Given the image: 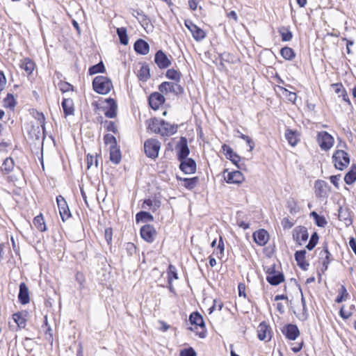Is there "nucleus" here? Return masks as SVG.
I'll return each mask as SVG.
<instances>
[{"label":"nucleus","mask_w":356,"mask_h":356,"mask_svg":"<svg viewBox=\"0 0 356 356\" xmlns=\"http://www.w3.org/2000/svg\"><path fill=\"white\" fill-rule=\"evenodd\" d=\"M109 159L113 164H119L122 159L121 151L119 146L110 147Z\"/></svg>","instance_id":"30"},{"label":"nucleus","mask_w":356,"mask_h":356,"mask_svg":"<svg viewBox=\"0 0 356 356\" xmlns=\"http://www.w3.org/2000/svg\"><path fill=\"white\" fill-rule=\"evenodd\" d=\"M108 105V108H104V115L108 118H114L117 115L118 105L113 98L109 97L105 99Z\"/></svg>","instance_id":"22"},{"label":"nucleus","mask_w":356,"mask_h":356,"mask_svg":"<svg viewBox=\"0 0 356 356\" xmlns=\"http://www.w3.org/2000/svg\"><path fill=\"white\" fill-rule=\"evenodd\" d=\"M18 300L22 305H26L30 301L29 289L24 282H21L19 284Z\"/></svg>","instance_id":"26"},{"label":"nucleus","mask_w":356,"mask_h":356,"mask_svg":"<svg viewBox=\"0 0 356 356\" xmlns=\"http://www.w3.org/2000/svg\"><path fill=\"white\" fill-rule=\"evenodd\" d=\"M353 212L348 207H339L338 209V218L343 221L346 227H349L353 223Z\"/></svg>","instance_id":"18"},{"label":"nucleus","mask_w":356,"mask_h":356,"mask_svg":"<svg viewBox=\"0 0 356 356\" xmlns=\"http://www.w3.org/2000/svg\"><path fill=\"white\" fill-rule=\"evenodd\" d=\"M167 275H168V283L169 285H171V283H172L173 280L179 279L177 268L172 264H170L168 266V269H167Z\"/></svg>","instance_id":"45"},{"label":"nucleus","mask_w":356,"mask_h":356,"mask_svg":"<svg viewBox=\"0 0 356 356\" xmlns=\"http://www.w3.org/2000/svg\"><path fill=\"white\" fill-rule=\"evenodd\" d=\"M139 80L146 81L150 78V70L148 65H143L138 74Z\"/></svg>","instance_id":"43"},{"label":"nucleus","mask_w":356,"mask_h":356,"mask_svg":"<svg viewBox=\"0 0 356 356\" xmlns=\"http://www.w3.org/2000/svg\"><path fill=\"white\" fill-rule=\"evenodd\" d=\"M309 238L307 229L305 226H297L293 230V239L296 243L301 246L302 243L306 242Z\"/></svg>","instance_id":"11"},{"label":"nucleus","mask_w":356,"mask_h":356,"mask_svg":"<svg viewBox=\"0 0 356 356\" xmlns=\"http://www.w3.org/2000/svg\"><path fill=\"white\" fill-rule=\"evenodd\" d=\"M134 51L140 55H147L149 51V44L142 38L138 39L134 44Z\"/></svg>","instance_id":"23"},{"label":"nucleus","mask_w":356,"mask_h":356,"mask_svg":"<svg viewBox=\"0 0 356 356\" xmlns=\"http://www.w3.org/2000/svg\"><path fill=\"white\" fill-rule=\"evenodd\" d=\"M33 225L41 232L47 230V226L42 213H40L33 218Z\"/></svg>","instance_id":"41"},{"label":"nucleus","mask_w":356,"mask_h":356,"mask_svg":"<svg viewBox=\"0 0 356 356\" xmlns=\"http://www.w3.org/2000/svg\"><path fill=\"white\" fill-rule=\"evenodd\" d=\"M154 63L161 70L166 69L172 64L171 60L161 49L158 50L154 55Z\"/></svg>","instance_id":"14"},{"label":"nucleus","mask_w":356,"mask_h":356,"mask_svg":"<svg viewBox=\"0 0 356 356\" xmlns=\"http://www.w3.org/2000/svg\"><path fill=\"white\" fill-rule=\"evenodd\" d=\"M317 140L321 149L325 151L330 149L334 144L332 136L324 131L318 133Z\"/></svg>","instance_id":"8"},{"label":"nucleus","mask_w":356,"mask_h":356,"mask_svg":"<svg viewBox=\"0 0 356 356\" xmlns=\"http://www.w3.org/2000/svg\"><path fill=\"white\" fill-rule=\"evenodd\" d=\"M161 143L154 138H149L144 143V151L147 157L155 160L159 156Z\"/></svg>","instance_id":"2"},{"label":"nucleus","mask_w":356,"mask_h":356,"mask_svg":"<svg viewBox=\"0 0 356 356\" xmlns=\"http://www.w3.org/2000/svg\"><path fill=\"white\" fill-rule=\"evenodd\" d=\"M193 38L196 41H201L204 39L207 36V34L204 31H203L201 28L197 26L193 31L191 33Z\"/></svg>","instance_id":"53"},{"label":"nucleus","mask_w":356,"mask_h":356,"mask_svg":"<svg viewBox=\"0 0 356 356\" xmlns=\"http://www.w3.org/2000/svg\"><path fill=\"white\" fill-rule=\"evenodd\" d=\"M92 84L94 91L100 95H107L113 87L110 78L101 75L95 76Z\"/></svg>","instance_id":"1"},{"label":"nucleus","mask_w":356,"mask_h":356,"mask_svg":"<svg viewBox=\"0 0 356 356\" xmlns=\"http://www.w3.org/2000/svg\"><path fill=\"white\" fill-rule=\"evenodd\" d=\"M188 321L193 325L205 327V323L202 316L198 312H193L189 315Z\"/></svg>","instance_id":"28"},{"label":"nucleus","mask_w":356,"mask_h":356,"mask_svg":"<svg viewBox=\"0 0 356 356\" xmlns=\"http://www.w3.org/2000/svg\"><path fill=\"white\" fill-rule=\"evenodd\" d=\"M286 207L291 215L296 214L300 211V208L298 206V203L293 197H289L287 200Z\"/></svg>","instance_id":"42"},{"label":"nucleus","mask_w":356,"mask_h":356,"mask_svg":"<svg viewBox=\"0 0 356 356\" xmlns=\"http://www.w3.org/2000/svg\"><path fill=\"white\" fill-rule=\"evenodd\" d=\"M323 249L320 252L321 259H322V268L321 271L324 273L328 268L329 264L334 259L331 253L328 249V243L327 241H324L323 243Z\"/></svg>","instance_id":"13"},{"label":"nucleus","mask_w":356,"mask_h":356,"mask_svg":"<svg viewBox=\"0 0 356 356\" xmlns=\"http://www.w3.org/2000/svg\"><path fill=\"white\" fill-rule=\"evenodd\" d=\"M306 254L305 250H297L294 254L297 265L303 270H307L309 266V263L306 260Z\"/></svg>","instance_id":"20"},{"label":"nucleus","mask_w":356,"mask_h":356,"mask_svg":"<svg viewBox=\"0 0 356 356\" xmlns=\"http://www.w3.org/2000/svg\"><path fill=\"white\" fill-rule=\"evenodd\" d=\"M27 312H18L13 315V319L19 329L24 328L26 325Z\"/></svg>","instance_id":"29"},{"label":"nucleus","mask_w":356,"mask_h":356,"mask_svg":"<svg viewBox=\"0 0 356 356\" xmlns=\"http://www.w3.org/2000/svg\"><path fill=\"white\" fill-rule=\"evenodd\" d=\"M315 195L318 198H327V191L330 190V187L328 184L323 180H317L314 184Z\"/></svg>","instance_id":"17"},{"label":"nucleus","mask_w":356,"mask_h":356,"mask_svg":"<svg viewBox=\"0 0 356 356\" xmlns=\"http://www.w3.org/2000/svg\"><path fill=\"white\" fill-rule=\"evenodd\" d=\"M282 332L286 339L291 341L296 340L300 335V330L295 324L288 323L282 328Z\"/></svg>","instance_id":"16"},{"label":"nucleus","mask_w":356,"mask_h":356,"mask_svg":"<svg viewBox=\"0 0 356 356\" xmlns=\"http://www.w3.org/2000/svg\"><path fill=\"white\" fill-rule=\"evenodd\" d=\"M117 34L119 38L120 44L127 45L129 42L127 29L125 27L118 28Z\"/></svg>","instance_id":"46"},{"label":"nucleus","mask_w":356,"mask_h":356,"mask_svg":"<svg viewBox=\"0 0 356 356\" xmlns=\"http://www.w3.org/2000/svg\"><path fill=\"white\" fill-rule=\"evenodd\" d=\"M318 240V234L316 232H313L311 235L309 243L306 245V248L309 251L312 250L317 245Z\"/></svg>","instance_id":"51"},{"label":"nucleus","mask_w":356,"mask_h":356,"mask_svg":"<svg viewBox=\"0 0 356 356\" xmlns=\"http://www.w3.org/2000/svg\"><path fill=\"white\" fill-rule=\"evenodd\" d=\"M163 94L160 91L154 92L148 97V104L152 109L156 111L164 104L165 99Z\"/></svg>","instance_id":"15"},{"label":"nucleus","mask_w":356,"mask_h":356,"mask_svg":"<svg viewBox=\"0 0 356 356\" xmlns=\"http://www.w3.org/2000/svg\"><path fill=\"white\" fill-rule=\"evenodd\" d=\"M5 106L9 108H13L16 104V100L15 99L14 95L11 93H8L6 97L4 98Z\"/></svg>","instance_id":"54"},{"label":"nucleus","mask_w":356,"mask_h":356,"mask_svg":"<svg viewBox=\"0 0 356 356\" xmlns=\"http://www.w3.org/2000/svg\"><path fill=\"white\" fill-rule=\"evenodd\" d=\"M332 162L337 169L343 170L350 163V157L344 150L338 149L332 156Z\"/></svg>","instance_id":"4"},{"label":"nucleus","mask_w":356,"mask_h":356,"mask_svg":"<svg viewBox=\"0 0 356 356\" xmlns=\"http://www.w3.org/2000/svg\"><path fill=\"white\" fill-rule=\"evenodd\" d=\"M159 90L161 93L167 94L168 92L174 93L175 95L184 93V88L177 82L164 81L159 86Z\"/></svg>","instance_id":"5"},{"label":"nucleus","mask_w":356,"mask_h":356,"mask_svg":"<svg viewBox=\"0 0 356 356\" xmlns=\"http://www.w3.org/2000/svg\"><path fill=\"white\" fill-rule=\"evenodd\" d=\"M291 281H294V282L296 283V284L297 285V286L298 287V289H299V290H300V291L301 293V303L302 305V314L301 318L300 319L302 320V321H305V320L307 319L308 316H309L308 312H307V305H306L305 298L303 296V293H302V291L301 286L297 282L296 280L292 278Z\"/></svg>","instance_id":"37"},{"label":"nucleus","mask_w":356,"mask_h":356,"mask_svg":"<svg viewBox=\"0 0 356 356\" xmlns=\"http://www.w3.org/2000/svg\"><path fill=\"white\" fill-rule=\"evenodd\" d=\"M153 220L154 216L148 211H140L136 215V223L152 222Z\"/></svg>","instance_id":"34"},{"label":"nucleus","mask_w":356,"mask_h":356,"mask_svg":"<svg viewBox=\"0 0 356 356\" xmlns=\"http://www.w3.org/2000/svg\"><path fill=\"white\" fill-rule=\"evenodd\" d=\"M222 149L226 156V158L232 161L233 164H234L238 169L243 170L245 165L244 164H240L239 162L241 161V156L238 155L236 152H234L232 149V148L226 145L223 144L222 145Z\"/></svg>","instance_id":"9"},{"label":"nucleus","mask_w":356,"mask_h":356,"mask_svg":"<svg viewBox=\"0 0 356 356\" xmlns=\"http://www.w3.org/2000/svg\"><path fill=\"white\" fill-rule=\"evenodd\" d=\"M15 166L14 160L11 157H7L1 167V171L2 173L7 175L13 171Z\"/></svg>","instance_id":"36"},{"label":"nucleus","mask_w":356,"mask_h":356,"mask_svg":"<svg viewBox=\"0 0 356 356\" xmlns=\"http://www.w3.org/2000/svg\"><path fill=\"white\" fill-rule=\"evenodd\" d=\"M38 115V120L40 124L41 128L43 131V132L45 131V117L44 115L42 113L37 112Z\"/></svg>","instance_id":"62"},{"label":"nucleus","mask_w":356,"mask_h":356,"mask_svg":"<svg viewBox=\"0 0 356 356\" xmlns=\"http://www.w3.org/2000/svg\"><path fill=\"white\" fill-rule=\"evenodd\" d=\"M126 250L129 255H133L136 252V247L133 243H126Z\"/></svg>","instance_id":"64"},{"label":"nucleus","mask_w":356,"mask_h":356,"mask_svg":"<svg viewBox=\"0 0 356 356\" xmlns=\"http://www.w3.org/2000/svg\"><path fill=\"white\" fill-rule=\"evenodd\" d=\"M65 117L74 114V102L71 98H63L61 102Z\"/></svg>","instance_id":"27"},{"label":"nucleus","mask_w":356,"mask_h":356,"mask_svg":"<svg viewBox=\"0 0 356 356\" xmlns=\"http://www.w3.org/2000/svg\"><path fill=\"white\" fill-rule=\"evenodd\" d=\"M298 133L297 131L286 129L285 131V138L288 141L289 144L292 147L296 146L299 142L300 139L298 138Z\"/></svg>","instance_id":"31"},{"label":"nucleus","mask_w":356,"mask_h":356,"mask_svg":"<svg viewBox=\"0 0 356 356\" xmlns=\"http://www.w3.org/2000/svg\"><path fill=\"white\" fill-rule=\"evenodd\" d=\"M132 10V15L137 18L138 20V22L143 26H148L150 23V19L149 17L146 15L143 10H134L131 9Z\"/></svg>","instance_id":"32"},{"label":"nucleus","mask_w":356,"mask_h":356,"mask_svg":"<svg viewBox=\"0 0 356 356\" xmlns=\"http://www.w3.org/2000/svg\"><path fill=\"white\" fill-rule=\"evenodd\" d=\"M348 296L349 293H348L346 286L344 285H341L338 290V295L335 298V302L337 303H341L346 300Z\"/></svg>","instance_id":"50"},{"label":"nucleus","mask_w":356,"mask_h":356,"mask_svg":"<svg viewBox=\"0 0 356 356\" xmlns=\"http://www.w3.org/2000/svg\"><path fill=\"white\" fill-rule=\"evenodd\" d=\"M270 327L265 322L262 321L259 323L257 330V337L260 341H264L266 339L268 335L269 336L267 341H270L271 339Z\"/></svg>","instance_id":"25"},{"label":"nucleus","mask_w":356,"mask_h":356,"mask_svg":"<svg viewBox=\"0 0 356 356\" xmlns=\"http://www.w3.org/2000/svg\"><path fill=\"white\" fill-rule=\"evenodd\" d=\"M60 90L63 92H67L69 91H73L74 90V86L68 82L60 81L58 84Z\"/></svg>","instance_id":"56"},{"label":"nucleus","mask_w":356,"mask_h":356,"mask_svg":"<svg viewBox=\"0 0 356 356\" xmlns=\"http://www.w3.org/2000/svg\"><path fill=\"white\" fill-rule=\"evenodd\" d=\"M56 202L61 219L63 222H65L70 217H72V213L69 209L68 204L65 199L61 195H59L56 197Z\"/></svg>","instance_id":"10"},{"label":"nucleus","mask_w":356,"mask_h":356,"mask_svg":"<svg viewBox=\"0 0 356 356\" xmlns=\"http://www.w3.org/2000/svg\"><path fill=\"white\" fill-rule=\"evenodd\" d=\"M179 356H197V353L193 348L189 347L181 350Z\"/></svg>","instance_id":"58"},{"label":"nucleus","mask_w":356,"mask_h":356,"mask_svg":"<svg viewBox=\"0 0 356 356\" xmlns=\"http://www.w3.org/2000/svg\"><path fill=\"white\" fill-rule=\"evenodd\" d=\"M113 236V229L111 227H107L104 230V238L108 245H111Z\"/></svg>","instance_id":"59"},{"label":"nucleus","mask_w":356,"mask_h":356,"mask_svg":"<svg viewBox=\"0 0 356 356\" xmlns=\"http://www.w3.org/2000/svg\"><path fill=\"white\" fill-rule=\"evenodd\" d=\"M356 181V164L351 165L344 177V181L348 185L353 184Z\"/></svg>","instance_id":"35"},{"label":"nucleus","mask_w":356,"mask_h":356,"mask_svg":"<svg viewBox=\"0 0 356 356\" xmlns=\"http://www.w3.org/2000/svg\"><path fill=\"white\" fill-rule=\"evenodd\" d=\"M179 161V168L184 174L191 175L195 173L197 170V164L193 159L188 157Z\"/></svg>","instance_id":"12"},{"label":"nucleus","mask_w":356,"mask_h":356,"mask_svg":"<svg viewBox=\"0 0 356 356\" xmlns=\"http://www.w3.org/2000/svg\"><path fill=\"white\" fill-rule=\"evenodd\" d=\"M19 65L26 72L27 75L31 74L35 67V63L29 58L22 60Z\"/></svg>","instance_id":"33"},{"label":"nucleus","mask_w":356,"mask_h":356,"mask_svg":"<svg viewBox=\"0 0 356 356\" xmlns=\"http://www.w3.org/2000/svg\"><path fill=\"white\" fill-rule=\"evenodd\" d=\"M140 234L145 241L152 243L157 236V232L153 225L146 224L140 227Z\"/></svg>","instance_id":"7"},{"label":"nucleus","mask_w":356,"mask_h":356,"mask_svg":"<svg viewBox=\"0 0 356 356\" xmlns=\"http://www.w3.org/2000/svg\"><path fill=\"white\" fill-rule=\"evenodd\" d=\"M177 159L178 161L188 158L190 154V149L188 145V140L186 137L181 136L175 145Z\"/></svg>","instance_id":"6"},{"label":"nucleus","mask_w":356,"mask_h":356,"mask_svg":"<svg viewBox=\"0 0 356 356\" xmlns=\"http://www.w3.org/2000/svg\"><path fill=\"white\" fill-rule=\"evenodd\" d=\"M244 180L245 177L239 170H234L233 172H228L227 176L225 178V181L227 184H239L243 182Z\"/></svg>","instance_id":"24"},{"label":"nucleus","mask_w":356,"mask_h":356,"mask_svg":"<svg viewBox=\"0 0 356 356\" xmlns=\"http://www.w3.org/2000/svg\"><path fill=\"white\" fill-rule=\"evenodd\" d=\"M223 307V303L220 300H213V305L209 309V314H211L217 308L218 310H222Z\"/></svg>","instance_id":"57"},{"label":"nucleus","mask_w":356,"mask_h":356,"mask_svg":"<svg viewBox=\"0 0 356 356\" xmlns=\"http://www.w3.org/2000/svg\"><path fill=\"white\" fill-rule=\"evenodd\" d=\"M104 123L106 124L105 127L108 131H111L113 134H117L118 132L114 122L105 120Z\"/></svg>","instance_id":"60"},{"label":"nucleus","mask_w":356,"mask_h":356,"mask_svg":"<svg viewBox=\"0 0 356 356\" xmlns=\"http://www.w3.org/2000/svg\"><path fill=\"white\" fill-rule=\"evenodd\" d=\"M161 135L162 136H169L177 133L179 126L177 124H171L164 120H161Z\"/></svg>","instance_id":"21"},{"label":"nucleus","mask_w":356,"mask_h":356,"mask_svg":"<svg viewBox=\"0 0 356 356\" xmlns=\"http://www.w3.org/2000/svg\"><path fill=\"white\" fill-rule=\"evenodd\" d=\"M280 54L286 60H291L296 57L294 50L289 47H284L280 49Z\"/></svg>","instance_id":"44"},{"label":"nucleus","mask_w":356,"mask_h":356,"mask_svg":"<svg viewBox=\"0 0 356 356\" xmlns=\"http://www.w3.org/2000/svg\"><path fill=\"white\" fill-rule=\"evenodd\" d=\"M104 141L106 145L110 144V147H116L118 145V142L116 138L110 134H106L104 136Z\"/></svg>","instance_id":"55"},{"label":"nucleus","mask_w":356,"mask_h":356,"mask_svg":"<svg viewBox=\"0 0 356 356\" xmlns=\"http://www.w3.org/2000/svg\"><path fill=\"white\" fill-rule=\"evenodd\" d=\"M106 71L104 63L100 61L96 65L90 66L88 69L89 75L92 76L97 73H104Z\"/></svg>","instance_id":"48"},{"label":"nucleus","mask_w":356,"mask_h":356,"mask_svg":"<svg viewBox=\"0 0 356 356\" xmlns=\"http://www.w3.org/2000/svg\"><path fill=\"white\" fill-rule=\"evenodd\" d=\"M277 31L281 36L282 42L290 41L293 38V33L287 26H282L278 28Z\"/></svg>","instance_id":"39"},{"label":"nucleus","mask_w":356,"mask_h":356,"mask_svg":"<svg viewBox=\"0 0 356 356\" xmlns=\"http://www.w3.org/2000/svg\"><path fill=\"white\" fill-rule=\"evenodd\" d=\"M254 241L259 246L265 245L269 239L268 232L264 229H260L252 234Z\"/></svg>","instance_id":"19"},{"label":"nucleus","mask_w":356,"mask_h":356,"mask_svg":"<svg viewBox=\"0 0 356 356\" xmlns=\"http://www.w3.org/2000/svg\"><path fill=\"white\" fill-rule=\"evenodd\" d=\"M310 216H312L315 222V224L320 227H325L327 225V220L323 216H321L318 214L316 211H312L310 213Z\"/></svg>","instance_id":"47"},{"label":"nucleus","mask_w":356,"mask_h":356,"mask_svg":"<svg viewBox=\"0 0 356 356\" xmlns=\"http://www.w3.org/2000/svg\"><path fill=\"white\" fill-rule=\"evenodd\" d=\"M181 181H183L184 184V186L188 189V190H193L194 189L196 186L197 185L198 182H199V177H191V178H187V177H183V179H181Z\"/></svg>","instance_id":"40"},{"label":"nucleus","mask_w":356,"mask_h":356,"mask_svg":"<svg viewBox=\"0 0 356 356\" xmlns=\"http://www.w3.org/2000/svg\"><path fill=\"white\" fill-rule=\"evenodd\" d=\"M266 273V281L272 286H277L284 281L283 273L275 270V265H273L265 269Z\"/></svg>","instance_id":"3"},{"label":"nucleus","mask_w":356,"mask_h":356,"mask_svg":"<svg viewBox=\"0 0 356 356\" xmlns=\"http://www.w3.org/2000/svg\"><path fill=\"white\" fill-rule=\"evenodd\" d=\"M281 224L284 229H289L294 225V222L291 221L287 217L282 219Z\"/></svg>","instance_id":"61"},{"label":"nucleus","mask_w":356,"mask_h":356,"mask_svg":"<svg viewBox=\"0 0 356 356\" xmlns=\"http://www.w3.org/2000/svg\"><path fill=\"white\" fill-rule=\"evenodd\" d=\"M236 132L237 134L236 136L244 140L246 142L247 145L249 146L250 151H252L254 147V143L252 140V138H250L248 136L242 134L238 129L236 130Z\"/></svg>","instance_id":"52"},{"label":"nucleus","mask_w":356,"mask_h":356,"mask_svg":"<svg viewBox=\"0 0 356 356\" xmlns=\"http://www.w3.org/2000/svg\"><path fill=\"white\" fill-rule=\"evenodd\" d=\"M332 87L334 89V92L338 94L339 96L343 93V91L346 90L341 83H333L332 84Z\"/></svg>","instance_id":"63"},{"label":"nucleus","mask_w":356,"mask_h":356,"mask_svg":"<svg viewBox=\"0 0 356 356\" xmlns=\"http://www.w3.org/2000/svg\"><path fill=\"white\" fill-rule=\"evenodd\" d=\"M161 120H159L156 118L149 120L148 122L147 129H150L155 134H161Z\"/></svg>","instance_id":"38"},{"label":"nucleus","mask_w":356,"mask_h":356,"mask_svg":"<svg viewBox=\"0 0 356 356\" xmlns=\"http://www.w3.org/2000/svg\"><path fill=\"white\" fill-rule=\"evenodd\" d=\"M165 76L168 79H171V80L175 81L177 83H179L181 80V74L178 70L171 68V69H168L166 71Z\"/></svg>","instance_id":"49"}]
</instances>
